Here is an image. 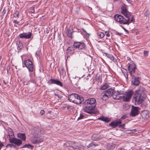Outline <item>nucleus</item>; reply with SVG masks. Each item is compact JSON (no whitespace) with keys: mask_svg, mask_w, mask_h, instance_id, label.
<instances>
[{"mask_svg":"<svg viewBox=\"0 0 150 150\" xmlns=\"http://www.w3.org/2000/svg\"><path fill=\"white\" fill-rule=\"evenodd\" d=\"M146 96L145 93V90L143 87L136 90L133 97V100L135 101V104H140L146 98Z\"/></svg>","mask_w":150,"mask_h":150,"instance_id":"f257e3e1","label":"nucleus"},{"mask_svg":"<svg viewBox=\"0 0 150 150\" xmlns=\"http://www.w3.org/2000/svg\"><path fill=\"white\" fill-rule=\"evenodd\" d=\"M40 134V129L39 127H35L32 130L33 135L31 138V142L33 144H36L43 141V139L39 137Z\"/></svg>","mask_w":150,"mask_h":150,"instance_id":"f03ea898","label":"nucleus"},{"mask_svg":"<svg viewBox=\"0 0 150 150\" xmlns=\"http://www.w3.org/2000/svg\"><path fill=\"white\" fill-rule=\"evenodd\" d=\"M114 19L115 21L119 23L120 24H129V18L125 19L122 16L120 15L116 14L114 16Z\"/></svg>","mask_w":150,"mask_h":150,"instance_id":"7ed1b4c3","label":"nucleus"},{"mask_svg":"<svg viewBox=\"0 0 150 150\" xmlns=\"http://www.w3.org/2000/svg\"><path fill=\"white\" fill-rule=\"evenodd\" d=\"M134 92L132 90L125 92L122 95V99L124 101L129 102L130 101L131 98Z\"/></svg>","mask_w":150,"mask_h":150,"instance_id":"20e7f679","label":"nucleus"},{"mask_svg":"<svg viewBox=\"0 0 150 150\" xmlns=\"http://www.w3.org/2000/svg\"><path fill=\"white\" fill-rule=\"evenodd\" d=\"M87 103H86L85 102L83 103L84 111L88 113H91L92 112L93 109L94 108V106Z\"/></svg>","mask_w":150,"mask_h":150,"instance_id":"39448f33","label":"nucleus"},{"mask_svg":"<svg viewBox=\"0 0 150 150\" xmlns=\"http://www.w3.org/2000/svg\"><path fill=\"white\" fill-rule=\"evenodd\" d=\"M24 62L25 67L28 69L30 72L33 71L34 67L31 60L29 59H27L24 60Z\"/></svg>","mask_w":150,"mask_h":150,"instance_id":"423d86ee","label":"nucleus"},{"mask_svg":"<svg viewBox=\"0 0 150 150\" xmlns=\"http://www.w3.org/2000/svg\"><path fill=\"white\" fill-rule=\"evenodd\" d=\"M136 67V66L134 63L130 64L128 67V70L132 76H134Z\"/></svg>","mask_w":150,"mask_h":150,"instance_id":"0eeeda50","label":"nucleus"},{"mask_svg":"<svg viewBox=\"0 0 150 150\" xmlns=\"http://www.w3.org/2000/svg\"><path fill=\"white\" fill-rule=\"evenodd\" d=\"M140 108L138 107L133 106L131 110L130 115L132 116H135L139 113Z\"/></svg>","mask_w":150,"mask_h":150,"instance_id":"6e6552de","label":"nucleus"},{"mask_svg":"<svg viewBox=\"0 0 150 150\" xmlns=\"http://www.w3.org/2000/svg\"><path fill=\"white\" fill-rule=\"evenodd\" d=\"M121 12L127 18H129L130 16V14L128 12L126 9V7L125 6H123L121 7Z\"/></svg>","mask_w":150,"mask_h":150,"instance_id":"1a4fd4ad","label":"nucleus"},{"mask_svg":"<svg viewBox=\"0 0 150 150\" xmlns=\"http://www.w3.org/2000/svg\"><path fill=\"white\" fill-rule=\"evenodd\" d=\"M74 46L75 48H78L79 50H82L85 48L86 45L83 42H75Z\"/></svg>","mask_w":150,"mask_h":150,"instance_id":"9d476101","label":"nucleus"},{"mask_svg":"<svg viewBox=\"0 0 150 150\" xmlns=\"http://www.w3.org/2000/svg\"><path fill=\"white\" fill-rule=\"evenodd\" d=\"M124 94L123 91H120L119 92L118 91L117 92H115L113 96V98L116 100L121 99L122 95Z\"/></svg>","mask_w":150,"mask_h":150,"instance_id":"9b49d317","label":"nucleus"},{"mask_svg":"<svg viewBox=\"0 0 150 150\" xmlns=\"http://www.w3.org/2000/svg\"><path fill=\"white\" fill-rule=\"evenodd\" d=\"M47 83L49 85L52 84H55L60 86H62V83L60 81L55 79H50L47 82Z\"/></svg>","mask_w":150,"mask_h":150,"instance_id":"f8f14e48","label":"nucleus"},{"mask_svg":"<svg viewBox=\"0 0 150 150\" xmlns=\"http://www.w3.org/2000/svg\"><path fill=\"white\" fill-rule=\"evenodd\" d=\"M32 34L30 32L27 33H23L20 34L18 36L21 38L30 39L31 37Z\"/></svg>","mask_w":150,"mask_h":150,"instance_id":"ddd939ff","label":"nucleus"},{"mask_svg":"<svg viewBox=\"0 0 150 150\" xmlns=\"http://www.w3.org/2000/svg\"><path fill=\"white\" fill-rule=\"evenodd\" d=\"M9 141L10 143L14 144L17 146L20 145L22 143V141L21 140L14 138V137L13 138H11Z\"/></svg>","mask_w":150,"mask_h":150,"instance_id":"4468645a","label":"nucleus"},{"mask_svg":"<svg viewBox=\"0 0 150 150\" xmlns=\"http://www.w3.org/2000/svg\"><path fill=\"white\" fill-rule=\"evenodd\" d=\"M75 98V103L77 104H79L81 103L84 100V98L81 96H79L77 94V96Z\"/></svg>","mask_w":150,"mask_h":150,"instance_id":"2eb2a0df","label":"nucleus"},{"mask_svg":"<svg viewBox=\"0 0 150 150\" xmlns=\"http://www.w3.org/2000/svg\"><path fill=\"white\" fill-rule=\"evenodd\" d=\"M133 78H132V83L133 85L136 86H138L140 82L139 81L140 78L139 77H134V76H132Z\"/></svg>","mask_w":150,"mask_h":150,"instance_id":"dca6fc26","label":"nucleus"},{"mask_svg":"<svg viewBox=\"0 0 150 150\" xmlns=\"http://www.w3.org/2000/svg\"><path fill=\"white\" fill-rule=\"evenodd\" d=\"M121 122V120L120 119L111 122L109 124V126L112 128H115L119 124H120Z\"/></svg>","mask_w":150,"mask_h":150,"instance_id":"f3484780","label":"nucleus"},{"mask_svg":"<svg viewBox=\"0 0 150 150\" xmlns=\"http://www.w3.org/2000/svg\"><path fill=\"white\" fill-rule=\"evenodd\" d=\"M85 102H86V103H88L89 104L94 105V107L95 106L96 100L94 98H91L88 99L86 100Z\"/></svg>","mask_w":150,"mask_h":150,"instance_id":"a211bd4d","label":"nucleus"},{"mask_svg":"<svg viewBox=\"0 0 150 150\" xmlns=\"http://www.w3.org/2000/svg\"><path fill=\"white\" fill-rule=\"evenodd\" d=\"M105 91L109 97L112 96H113L114 94L115 93L114 89L111 88L108 89L107 90Z\"/></svg>","mask_w":150,"mask_h":150,"instance_id":"6ab92c4d","label":"nucleus"},{"mask_svg":"<svg viewBox=\"0 0 150 150\" xmlns=\"http://www.w3.org/2000/svg\"><path fill=\"white\" fill-rule=\"evenodd\" d=\"M77 96V94L73 93L69 95L68 98V100L72 103H74L75 98Z\"/></svg>","mask_w":150,"mask_h":150,"instance_id":"aec40b11","label":"nucleus"},{"mask_svg":"<svg viewBox=\"0 0 150 150\" xmlns=\"http://www.w3.org/2000/svg\"><path fill=\"white\" fill-rule=\"evenodd\" d=\"M101 99L103 100H106L109 98V97L105 91L102 92L100 95Z\"/></svg>","mask_w":150,"mask_h":150,"instance_id":"412c9836","label":"nucleus"},{"mask_svg":"<svg viewBox=\"0 0 150 150\" xmlns=\"http://www.w3.org/2000/svg\"><path fill=\"white\" fill-rule=\"evenodd\" d=\"M8 136L7 137V138L9 140H10V139H11V138H13L14 137L13 131L10 128L8 129Z\"/></svg>","mask_w":150,"mask_h":150,"instance_id":"4be33fe9","label":"nucleus"},{"mask_svg":"<svg viewBox=\"0 0 150 150\" xmlns=\"http://www.w3.org/2000/svg\"><path fill=\"white\" fill-rule=\"evenodd\" d=\"M98 119L104 121L106 123L109 122L110 121V119L109 118H108V117H104L103 116H102L99 117Z\"/></svg>","mask_w":150,"mask_h":150,"instance_id":"5701e85b","label":"nucleus"},{"mask_svg":"<svg viewBox=\"0 0 150 150\" xmlns=\"http://www.w3.org/2000/svg\"><path fill=\"white\" fill-rule=\"evenodd\" d=\"M141 116L144 119H147L149 117V115L146 111H143L141 113Z\"/></svg>","mask_w":150,"mask_h":150,"instance_id":"b1692460","label":"nucleus"},{"mask_svg":"<svg viewBox=\"0 0 150 150\" xmlns=\"http://www.w3.org/2000/svg\"><path fill=\"white\" fill-rule=\"evenodd\" d=\"M115 145L113 143H109L107 145V148L108 149H114Z\"/></svg>","mask_w":150,"mask_h":150,"instance_id":"393cba45","label":"nucleus"},{"mask_svg":"<svg viewBox=\"0 0 150 150\" xmlns=\"http://www.w3.org/2000/svg\"><path fill=\"white\" fill-rule=\"evenodd\" d=\"M73 48L72 47H69L67 50V53L68 55L73 54Z\"/></svg>","mask_w":150,"mask_h":150,"instance_id":"a878e982","label":"nucleus"},{"mask_svg":"<svg viewBox=\"0 0 150 150\" xmlns=\"http://www.w3.org/2000/svg\"><path fill=\"white\" fill-rule=\"evenodd\" d=\"M18 137L19 138H21L22 140L23 141L25 140V136L24 134L19 133L17 134Z\"/></svg>","mask_w":150,"mask_h":150,"instance_id":"bb28decb","label":"nucleus"},{"mask_svg":"<svg viewBox=\"0 0 150 150\" xmlns=\"http://www.w3.org/2000/svg\"><path fill=\"white\" fill-rule=\"evenodd\" d=\"M16 45L18 46V49L20 50L23 48V45L22 43L20 41H17L16 43Z\"/></svg>","mask_w":150,"mask_h":150,"instance_id":"cd10ccee","label":"nucleus"},{"mask_svg":"<svg viewBox=\"0 0 150 150\" xmlns=\"http://www.w3.org/2000/svg\"><path fill=\"white\" fill-rule=\"evenodd\" d=\"M106 55L107 57L110 59L112 61H115V58L114 56L111 54H106Z\"/></svg>","mask_w":150,"mask_h":150,"instance_id":"c85d7f7f","label":"nucleus"},{"mask_svg":"<svg viewBox=\"0 0 150 150\" xmlns=\"http://www.w3.org/2000/svg\"><path fill=\"white\" fill-rule=\"evenodd\" d=\"M109 87V85L106 83H105L102 86L100 87V89L102 90H104Z\"/></svg>","mask_w":150,"mask_h":150,"instance_id":"c756f323","label":"nucleus"},{"mask_svg":"<svg viewBox=\"0 0 150 150\" xmlns=\"http://www.w3.org/2000/svg\"><path fill=\"white\" fill-rule=\"evenodd\" d=\"M28 148L29 149H33V146H32L29 144H25L24 145L23 147H21V148Z\"/></svg>","mask_w":150,"mask_h":150,"instance_id":"7c9ffc66","label":"nucleus"},{"mask_svg":"<svg viewBox=\"0 0 150 150\" xmlns=\"http://www.w3.org/2000/svg\"><path fill=\"white\" fill-rule=\"evenodd\" d=\"M98 35L101 38H103L105 36L104 34L101 32H99L98 33Z\"/></svg>","mask_w":150,"mask_h":150,"instance_id":"2f4dec72","label":"nucleus"},{"mask_svg":"<svg viewBox=\"0 0 150 150\" xmlns=\"http://www.w3.org/2000/svg\"><path fill=\"white\" fill-rule=\"evenodd\" d=\"M67 36L71 38L72 32L69 30H68L67 31Z\"/></svg>","mask_w":150,"mask_h":150,"instance_id":"473e14b6","label":"nucleus"},{"mask_svg":"<svg viewBox=\"0 0 150 150\" xmlns=\"http://www.w3.org/2000/svg\"><path fill=\"white\" fill-rule=\"evenodd\" d=\"M19 12L18 11H16L13 14L14 17L15 18H18Z\"/></svg>","mask_w":150,"mask_h":150,"instance_id":"72a5a7b5","label":"nucleus"},{"mask_svg":"<svg viewBox=\"0 0 150 150\" xmlns=\"http://www.w3.org/2000/svg\"><path fill=\"white\" fill-rule=\"evenodd\" d=\"M84 117V116L82 114H80V116L78 117V120H80L83 119Z\"/></svg>","mask_w":150,"mask_h":150,"instance_id":"f704fd0d","label":"nucleus"},{"mask_svg":"<svg viewBox=\"0 0 150 150\" xmlns=\"http://www.w3.org/2000/svg\"><path fill=\"white\" fill-rule=\"evenodd\" d=\"M130 17H131V16L129 18V23H131V22H133V21L134 20V16H132V17H131V20H130Z\"/></svg>","mask_w":150,"mask_h":150,"instance_id":"c9c22d12","label":"nucleus"},{"mask_svg":"<svg viewBox=\"0 0 150 150\" xmlns=\"http://www.w3.org/2000/svg\"><path fill=\"white\" fill-rule=\"evenodd\" d=\"M30 12L32 13H34L35 12L34 7H32L30 9Z\"/></svg>","mask_w":150,"mask_h":150,"instance_id":"e433bc0d","label":"nucleus"},{"mask_svg":"<svg viewBox=\"0 0 150 150\" xmlns=\"http://www.w3.org/2000/svg\"><path fill=\"white\" fill-rule=\"evenodd\" d=\"M10 146V147H15L16 146L15 145L12 144H8L6 146V147L7 146Z\"/></svg>","mask_w":150,"mask_h":150,"instance_id":"4c0bfd02","label":"nucleus"},{"mask_svg":"<svg viewBox=\"0 0 150 150\" xmlns=\"http://www.w3.org/2000/svg\"><path fill=\"white\" fill-rule=\"evenodd\" d=\"M93 146H96V145H95L93 143H91L89 144L88 146H87V147L89 148Z\"/></svg>","mask_w":150,"mask_h":150,"instance_id":"58836bf2","label":"nucleus"},{"mask_svg":"<svg viewBox=\"0 0 150 150\" xmlns=\"http://www.w3.org/2000/svg\"><path fill=\"white\" fill-rule=\"evenodd\" d=\"M144 54L145 56H147L148 54V52L147 51H144Z\"/></svg>","mask_w":150,"mask_h":150,"instance_id":"ea45409f","label":"nucleus"},{"mask_svg":"<svg viewBox=\"0 0 150 150\" xmlns=\"http://www.w3.org/2000/svg\"><path fill=\"white\" fill-rule=\"evenodd\" d=\"M105 34L107 37H109L110 35L108 31H106L105 32Z\"/></svg>","mask_w":150,"mask_h":150,"instance_id":"a19ab883","label":"nucleus"},{"mask_svg":"<svg viewBox=\"0 0 150 150\" xmlns=\"http://www.w3.org/2000/svg\"><path fill=\"white\" fill-rule=\"evenodd\" d=\"M127 117V116L126 115H124L122 116L121 117V119H123V120H124V119H126Z\"/></svg>","mask_w":150,"mask_h":150,"instance_id":"79ce46f5","label":"nucleus"},{"mask_svg":"<svg viewBox=\"0 0 150 150\" xmlns=\"http://www.w3.org/2000/svg\"><path fill=\"white\" fill-rule=\"evenodd\" d=\"M4 146L2 142H0V150L1 149V148Z\"/></svg>","mask_w":150,"mask_h":150,"instance_id":"37998d69","label":"nucleus"},{"mask_svg":"<svg viewBox=\"0 0 150 150\" xmlns=\"http://www.w3.org/2000/svg\"><path fill=\"white\" fill-rule=\"evenodd\" d=\"M40 113L41 115H43L45 113V111L44 110H42L40 111Z\"/></svg>","mask_w":150,"mask_h":150,"instance_id":"c03bdc74","label":"nucleus"},{"mask_svg":"<svg viewBox=\"0 0 150 150\" xmlns=\"http://www.w3.org/2000/svg\"><path fill=\"white\" fill-rule=\"evenodd\" d=\"M13 22L14 23L16 24H18L19 23V22L16 20H14Z\"/></svg>","mask_w":150,"mask_h":150,"instance_id":"a18cd8bd","label":"nucleus"},{"mask_svg":"<svg viewBox=\"0 0 150 150\" xmlns=\"http://www.w3.org/2000/svg\"><path fill=\"white\" fill-rule=\"evenodd\" d=\"M6 12V11L4 10H4L2 12V13L3 15H4Z\"/></svg>","mask_w":150,"mask_h":150,"instance_id":"49530a36","label":"nucleus"},{"mask_svg":"<svg viewBox=\"0 0 150 150\" xmlns=\"http://www.w3.org/2000/svg\"><path fill=\"white\" fill-rule=\"evenodd\" d=\"M117 150H125V149L122 148H120L117 149Z\"/></svg>","mask_w":150,"mask_h":150,"instance_id":"de8ad7c7","label":"nucleus"},{"mask_svg":"<svg viewBox=\"0 0 150 150\" xmlns=\"http://www.w3.org/2000/svg\"><path fill=\"white\" fill-rule=\"evenodd\" d=\"M3 82L5 84H7V82H6L4 80H3Z\"/></svg>","mask_w":150,"mask_h":150,"instance_id":"09e8293b","label":"nucleus"},{"mask_svg":"<svg viewBox=\"0 0 150 150\" xmlns=\"http://www.w3.org/2000/svg\"><path fill=\"white\" fill-rule=\"evenodd\" d=\"M129 3H130L131 1L130 0H126Z\"/></svg>","mask_w":150,"mask_h":150,"instance_id":"8fccbe9b","label":"nucleus"},{"mask_svg":"<svg viewBox=\"0 0 150 150\" xmlns=\"http://www.w3.org/2000/svg\"><path fill=\"white\" fill-rule=\"evenodd\" d=\"M125 124H124L123 125H121V126H122V127H123L125 126Z\"/></svg>","mask_w":150,"mask_h":150,"instance_id":"3c124183","label":"nucleus"},{"mask_svg":"<svg viewBox=\"0 0 150 150\" xmlns=\"http://www.w3.org/2000/svg\"><path fill=\"white\" fill-rule=\"evenodd\" d=\"M83 31L85 33H86V31L84 29H83Z\"/></svg>","mask_w":150,"mask_h":150,"instance_id":"603ef678","label":"nucleus"},{"mask_svg":"<svg viewBox=\"0 0 150 150\" xmlns=\"http://www.w3.org/2000/svg\"><path fill=\"white\" fill-rule=\"evenodd\" d=\"M130 59V58H129V59Z\"/></svg>","mask_w":150,"mask_h":150,"instance_id":"864d4df0","label":"nucleus"},{"mask_svg":"<svg viewBox=\"0 0 150 150\" xmlns=\"http://www.w3.org/2000/svg\"><path fill=\"white\" fill-rule=\"evenodd\" d=\"M130 59V58H129V59Z\"/></svg>","mask_w":150,"mask_h":150,"instance_id":"5fc2aeb1","label":"nucleus"},{"mask_svg":"<svg viewBox=\"0 0 150 150\" xmlns=\"http://www.w3.org/2000/svg\"><path fill=\"white\" fill-rule=\"evenodd\" d=\"M130 59V58H129V59Z\"/></svg>","mask_w":150,"mask_h":150,"instance_id":"6e6d98bb","label":"nucleus"},{"mask_svg":"<svg viewBox=\"0 0 150 150\" xmlns=\"http://www.w3.org/2000/svg\"><path fill=\"white\" fill-rule=\"evenodd\" d=\"M1 58V57L0 56V59Z\"/></svg>","mask_w":150,"mask_h":150,"instance_id":"4d7b16f0","label":"nucleus"}]
</instances>
